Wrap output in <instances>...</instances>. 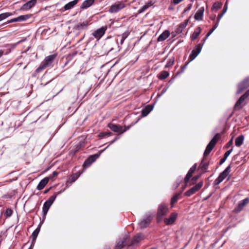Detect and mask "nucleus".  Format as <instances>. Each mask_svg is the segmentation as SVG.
<instances>
[{"label": "nucleus", "instance_id": "nucleus-1", "mask_svg": "<svg viewBox=\"0 0 249 249\" xmlns=\"http://www.w3.org/2000/svg\"><path fill=\"white\" fill-rule=\"evenodd\" d=\"M249 79H244L237 85L236 94H239L245 91L234 103V110L242 109L249 101Z\"/></svg>", "mask_w": 249, "mask_h": 249}, {"label": "nucleus", "instance_id": "nucleus-2", "mask_svg": "<svg viewBox=\"0 0 249 249\" xmlns=\"http://www.w3.org/2000/svg\"><path fill=\"white\" fill-rule=\"evenodd\" d=\"M57 54L54 53L46 57L39 67L36 70V73L40 72L47 67L51 66Z\"/></svg>", "mask_w": 249, "mask_h": 249}, {"label": "nucleus", "instance_id": "nucleus-3", "mask_svg": "<svg viewBox=\"0 0 249 249\" xmlns=\"http://www.w3.org/2000/svg\"><path fill=\"white\" fill-rule=\"evenodd\" d=\"M201 49L202 45H201L200 44H197L195 48L192 51V53L189 56V61L188 62H187L184 65L181 67L180 70L178 71V74L179 72H182L186 69L187 66L190 63V62L193 60L198 55V54L201 52Z\"/></svg>", "mask_w": 249, "mask_h": 249}, {"label": "nucleus", "instance_id": "nucleus-4", "mask_svg": "<svg viewBox=\"0 0 249 249\" xmlns=\"http://www.w3.org/2000/svg\"><path fill=\"white\" fill-rule=\"evenodd\" d=\"M153 218V215L151 213H146L143 218L138 223L140 228L143 229L147 228L149 225Z\"/></svg>", "mask_w": 249, "mask_h": 249}, {"label": "nucleus", "instance_id": "nucleus-5", "mask_svg": "<svg viewBox=\"0 0 249 249\" xmlns=\"http://www.w3.org/2000/svg\"><path fill=\"white\" fill-rule=\"evenodd\" d=\"M220 137V134L217 133L214 137L212 139L207 145L206 148L204 152V157H205L209 155L211 151L213 148L216 143L218 139Z\"/></svg>", "mask_w": 249, "mask_h": 249}, {"label": "nucleus", "instance_id": "nucleus-6", "mask_svg": "<svg viewBox=\"0 0 249 249\" xmlns=\"http://www.w3.org/2000/svg\"><path fill=\"white\" fill-rule=\"evenodd\" d=\"M231 163L229 165L224 171L220 174L218 178L214 180V185H218L229 175L231 168Z\"/></svg>", "mask_w": 249, "mask_h": 249}, {"label": "nucleus", "instance_id": "nucleus-7", "mask_svg": "<svg viewBox=\"0 0 249 249\" xmlns=\"http://www.w3.org/2000/svg\"><path fill=\"white\" fill-rule=\"evenodd\" d=\"M56 195H53L52 196L49 197V198L44 203L43 208H42V212L43 213V216L44 217L45 216L47 213H48L50 207L51 206V205L53 203L54 201L55 200Z\"/></svg>", "mask_w": 249, "mask_h": 249}, {"label": "nucleus", "instance_id": "nucleus-8", "mask_svg": "<svg viewBox=\"0 0 249 249\" xmlns=\"http://www.w3.org/2000/svg\"><path fill=\"white\" fill-rule=\"evenodd\" d=\"M168 206L165 204H161L159 205L157 212V219L161 220L162 217L165 215L168 212Z\"/></svg>", "mask_w": 249, "mask_h": 249}, {"label": "nucleus", "instance_id": "nucleus-9", "mask_svg": "<svg viewBox=\"0 0 249 249\" xmlns=\"http://www.w3.org/2000/svg\"><path fill=\"white\" fill-rule=\"evenodd\" d=\"M125 6V4L124 2L118 1L110 7L108 11L111 13H117L124 8Z\"/></svg>", "mask_w": 249, "mask_h": 249}, {"label": "nucleus", "instance_id": "nucleus-10", "mask_svg": "<svg viewBox=\"0 0 249 249\" xmlns=\"http://www.w3.org/2000/svg\"><path fill=\"white\" fill-rule=\"evenodd\" d=\"M249 202V197H247L238 202L237 206L234 208V213H238L242 211Z\"/></svg>", "mask_w": 249, "mask_h": 249}, {"label": "nucleus", "instance_id": "nucleus-11", "mask_svg": "<svg viewBox=\"0 0 249 249\" xmlns=\"http://www.w3.org/2000/svg\"><path fill=\"white\" fill-rule=\"evenodd\" d=\"M129 239V236L128 235L125 234L122 238L120 239V240L117 242L116 246V249H122L125 246H129V244L128 243V240Z\"/></svg>", "mask_w": 249, "mask_h": 249}, {"label": "nucleus", "instance_id": "nucleus-12", "mask_svg": "<svg viewBox=\"0 0 249 249\" xmlns=\"http://www.w3.org/2000/svg\"><path fill=\"white\" fill-rule=\"evenodd\" d=\"M100 152L99 154H96L94 155H92L90 156L84 162L83 164V166L84 168H88L89 167L91 164L94 162L100 156Z\"/></svg>", "mask_w": 249, "mask_h": 249}, {"label": "nucleus", "instance_id": "nucleus-13", "mask_svg": "<svg viewBox=\"0 0 249 249\" xmlns=\"http://www.w3.org/2000/svg\"><path fill=\"white\" fill-rule=\"evenodd\" d=\"M203 182H199L194 186L192 187L191 189L187 191L184 195L187 196H190L194 194L196 192L198 191L202 186Z\"/></svg>", "mask_w": 249, "mask_h": 249}, {"label": "nucleus", "instance_id": "nucleus-14", "mask_svg": "<svg viewBox=\"0 0 249 249\" xmlns=\"http://www.w3.org/2000/svg\"><path fill=\"white\" fill-rule=\"evenodd\" d=\"M108 127L112 131L115 132H119L120 133H123L125 132L128 128L123 129V127L120 125H117L112 123H109L108 124Z\"/></svg>", "mask_w": 249, "mask_h": 249}, {"label": "nucleus", "instance_id": "nucleus-15", "mask_svg": "<svg viewBox=\"0 0 249 249\" xmlns=\"http://www.w3.org/2000/svg\"><path fill=\"white\" fill-rule=\"evenodd\" d=\"M107 29V27L106 26H103L95 31L92 33V35L95 38L99 39L105 34Z\"/></svg>", "mask_w": 249, "mask_h": 249}, {"label": "nucleus", "instance_id": "nucleus-16", "mask_svg": "<svg viewBox=\"0 0 249 249\" xmlns=\"http://www.w3.org/2000/svg\"><path fill=\"white\" fill-rule=\"evenodd\" d=\"M178 216V213H172L169 218L164 219V223L167 225H172L176 221Z\"/></svg>", "mask_w": 249, "mask_h": 249}, {"label": "nucleus", "instance_id": "nucleus-17", "mask_svg": "<svg viewBox=\"0 0 249 249\" xmlns=\"http://www.w3.org/2000/svg\"><path fill=\"white\" fill-rule=\"evenodd\" d=\"M36 3V0H31L24 4L20 8L21 10L27 11L32 8Z\"/></svg>", "mask_w": 249, "mask_h": 249}, {"label": "nucleus", "instance_id": "nucleus-18", "mask_svg": "<svg viewBox=\"0 0 249 249\" xmlns=\"http://www.w3.org/2000/svg\"><path fill=\"white\" fill-rule=\"evenodd\" d=\"M196 168V164H195L189 170L184 178V183H187L192 176V174L195 172Z\"/></svg>", "mask_w": 249, "mask_h": 249}, {"label": "nucleus", "instance_id": "nucleus-19", "mask_svg": "<svg viewBox=\"0 0 249 249\" xmlns=\"http://www.w3.org/2000/svg\"><path fill=\"white\" fill-rule=\"evenodd\" d=\"M43 223L42 222H40L38 227L33 232L31 237L32 238V242L31 244V246H34L35 241L38 236V234L40 230V225Z\"/></svg>", "mask_w": 249, "mask_h": 249}, {"label": "nucleus", "instance_id": "nucleus-20", "mask_svg": "<svg viewBox=\"0 0 249 249\" xmlns=\"http://www.w3.org/2000/svg\"><path fill=\"white\" fill-rule=\"evenodd\" d=\"M154 108V105H148L142 110V117L146 116Z\"/></svg>", "mask_w": 249, "mask_h": 249}, {"label": "nucleus", "instance_id": "nucleus-21", "mask_svg": "<svg viewBox=\"0 0 249 249\" xmlns=\"http://www.w3.org/2000/svg\"><path fill=\"white\" fill-rule=\"evenodd\" d=\"M143 237V235L141 233L137 234L135 235L132 239L129 246H132L139 243Z\"/></svg>", "mask_w": 249, "mask_h": 249}, {"label": "nucleus", "instance_id": "nucleus-22", "mask_svg": "<svg viewBox=\"0 0 249 249\" xmlns=\"http://www.w3.org/2000/svg\"><path fill=\"white\" fill-rule=\"evenodd\" d=\"M245 137L243 134H240L234 139V145L239 147L241 146L244 142Z\"/></svg>", "mask_w": 249, "mask_h": 249}, {"label": "nucleus", "instance_id": "nucleus-23", "mask_svg": "<svg viewBox=\"0 0 249 249\" xmlns=\"http://www.w3.org/2000/svg\"><path fill=\"white\" fill-rule=\"evenodd\" d=\"M204 12V7H201L199 8L195 15V19L196 20H202L203 19Z\"/></svg>", "mask_w": 249, "mask_h": 249}, {"label": "nucleus", "instance_id": "nucleus-24", "mask_svg": "<svg viewBox=\"0 0 249 249\" xmlns=\"http://www.w3.org/2000/svg\"><path fill=\"white\" fill-rule=\"evenodd\" d=\"M49 180V178H45L39 182L37 186V189L38 190H41L45 186V185L48 183Z\"/></svg>", "mask_w": 249, "mask_h": 249}, {"label": "nucleus", "instance_id": "nucleus-25", "mask_svg": "<svg viewBox=\"0 0 249 249\" xmlns=\"http://www.w3.org/2000/svg\"><path fill=\"white\" fill-rule=\"evenodd\" d=\"M170 32L168 30L164 31L158 38L157 41L160 42L164 41L167 38L170 36Z\"/></svg>", "mask_w": 249, "mask_h": 249}, {"label": "nucleus", "instance_id": "nucleus-26", "mask_svg": "<svg viewBox=\"0 0 249 249\" xmlns=\"http://www.w3.org/2000/svg\"><path fill=\"white\" fill-rule=\"evenodd\" d=\"M94 2V0H86L81 5V9H86L92 5Z\"/></svg>", "mask_w": 249, "mask_h": 249}, {"label": "nucleus", "instance_id": "nucleus-27", "mask_svg": "<svg viewBox=\"0 0 249 249\" xmlns=\"http://www.w3.org/2000/svg\"><path fill=\"white\" fill-rule=\"evenodd\" d=\"M79 0H73V1H71L67 4H66L64 8L65 10H68L69 9H71L72 7H73L78 2Z\"/></svg>", "mask_w": 249, "mask_h": 249}, {"label": "nucleus", "instance_id": "nucleus-28", "mask_svg": "<svg viewBox=\"0 0 249 249\" xmlns=\"http://www.w3.org/2000/svg\"><path fill=\"white\" fill-rule=\"evenodd\" d=\"M180 195V193H176L171 198V205L172 208L174 207L175 204L177 202Z\"/></svg>", "mask_w": 249, "mask_h": 249}, {"label": "nucleus", "instance_id": "nucleus-29", "mask_svg": "<svg viewBox=\"0 0 249 249\" xmlns=\"http://www.w3.org/2000/svg\"><path fill=\"white\" fill-rule=\"evenodd\" d=\"M201 32V29L200 27H198L197 28H196L192 36V39L193 40H195L198 37V36L199 35Z\"/></svg>", "mask_w": 249, "mask_h": 249}, {"label": "nucleus", "instance_id": "nucleus-30", "mask_svg": "<svg viewBox=\"0 0 249 249\" xmlns=\"http://www.w3.org/2000/svg\"><path fill=\"white\" fill-rule=\"evenodd\" d=\"M208 166L209 163L204 162V159H203L199 165V167L201 169V171H202L204 172H207V170L208 168Z\"/></svg>", "mask_w": 249, "mask_h": 249}, {"label": "nucleus", "instance_id": "nucleus-31", "mask_svg": "<svg viewBox=\"0 0 249 249\" xmlns=\"http://www.w3.org/2000/svg\"><path fill=\"white\" fill-rule=\"evenodd\" d=\"M80 176V174L79 173H76L72 175L69 178L68 182H70L71 183H72L79 177Z\"/></svg>", "mask_w": 249, "mask_h": 249}, {"label": "nucleus", "instance_id": "nucleus-32", "mask_svg": "<svg viewBox=\"0 0 249 249\" xmlns=\"http://www.w3.org/2000/svg\"><path fill=\"white\" fill-rule=\"evenodd\" d=\"M88 24V22L87 21L79 23L76 25V29L79 30L85 29L87 28Z\"/></svg>", "mask_w": 249, "mask_h": 249}, {"label": "nucleus", "instance_id": "nucleus-33", "mask_svg": "<svg viewBox=\"0 0 249 249\" xmlns=\"http://www.w3.org/2000/svg\"><path fill=\"white\" fill-rule=\"evenodd\" d=\"M232 150V148H231V149H230V150H228V151L226 152V153L224 154V157L220 160V161L219 162V164L220 165L222 164L225 161V160L227 159L228 157L231 153Z\"/></svg>", "mask_w": 249, "mask_h": 249}, {"label": "nucleus", "instance_id": "nucleus-34", "mask_svg": "<svg viewBox=\"0 0 249 249\" xmlns=\"http://www.w3.org/2000/svg\"><path fill=\"white\" fill-rule=\"evenodd\" d=\"M221 6H222V3L219 2H216L213 3V4L212 7V10L213 11H216L218 10H219V9H220Z\"/></svg>", "mask_w": 249, "mask_h": 249}, {"label": "nucleus", "instance_id": "nucleus-35", "mask_svg": "<svg viewBox=\"0 0 249 249\" xmlns=\"http://www.w3.org/2000/svg\"><path fill=\"white\" fill-rule=\"evenodd\" d=\"M219 20H217V23H216V24L213 26V28L209 31V33H208L206 36L205 37V38H204L203 39V41L205 42L206 41V40L207 39V38L208 37V36H210V35L214 31V30L218 26V22H219Z\"/></svg>", "mask_w": 249, "mask_h": 249}, {"label": "nucleus", "instance_id": "nucleus-36", "mask_svg": "<svg viewBox=\"0 0 249 249\" xmlns=\"http://www.w3.org/2000/svg\"><path fill=\"white\" fill-rule=\"evenodd\" d=\"M12 13L10 12H6L0 14V21L5 19L7 18L12 16Z\"/></svg>", "mask_w": 249, "mask_h": 249}, {"label": "nucleus", "instance_id": "nucleus-37", "mask_svg": "<svg viewBox=\"0 0 249 249\" xmlns=\"http://www.w3.org/2000/svg\"><path fill=\"white\" fill-rule=\"evenodd\" d=\"M152 2H150L147 4L143 5L141 9H140L138 11L139 13H142L145 11L150 6L152 5Z\"/></svg>", "mask_w": 249, "mask_h": 249}, {"label": "nucleus", "instance_id": "nucleus-38", "mask_svg": "<svg viewBox=\"0 0 249 249\" xmlns=\"http://www.w3.org/2000/svg\"><path fill=\"white\" fill-rule=\"evenodd\" d=\"M187 24V21L185 23L180 24L179 25V26L178 27V28H177V32L178 33H181L182 30L186 27Z\"/></svg>", "mask_w": 249, "mask_h": 249}, {"label": "nucleus", "instance_id": "nucleus-39", "mask_svg": "<svg viewBox=\"0 0 249 249\" xmlns=\"http://www.w3.org/2000/svg\"><path fill=\"white\" fill-rule=\"evenodd\" d=\"M128 36V33L125 32L123 33L122 35L120 36L121 37L120 43L121 45H122L124 43V40L126 39V38Z\"/></svg>", "mask_w": 249, "mask_h": 249}, {"label": "nucleus", "instance_id": "nucleus-40", "mask_svg": "<svg viewBox=\"0 0 249 249\" xmlns=\"http://www.w3.org/2000/svg\"><path fill=\"white\" fill-rule=\"evenodd\" d=\"M169 73L167 71H162L160 72L159 78H167Z\"/></svg>", "mask_w": 249, "mask_h": 249}, {"label": "nucleus", "instance_id": "nucleus-41", "mask_svg": "<svg viewBox=\"0 0 249 249\" xmlns=\"http://www.w3.org/2000/svg\"><path fill=\"white\" fill-rule=\"evenodd\" d=\"M29 18V17L28 15L20 16L18 17V21L26 20L27 19H28Z\"/></svg>", "mask_w": 249, "mask_h": 249}, {"label": "nucleus", "instance_id": "nucleus-42", "mask_svg": "<svg viewBox=\"0 0 249 249\" xmlns=\"http://www.w3.org/2000/svg\"><path fill=\"white\" fill-rule=\"evenodd\" d=\"M112 134V133L110 132H103L100 133L99 134V137H101V138H104V137H106V136H110V135H111Z\"/></svg>", "mask_w": 249, "mask_h": 249}, {"label": "nucleus", "instance_id": "nucleus-43", "mask_svg": "<svg viewBox=\"0 0 249 249\" xmlns=\"http://www.w3.org/2000/svg\"><path fill=\"white\" fill-rule=\"evenodd\" d=\"M227 2L225 3V6H224V9H223V12H222V13H221V14L219 15L218 16V20H220V18L222 17V16H223V15L224 14V13L226 12V11H227Z\"/></svg>", "mask_w": 249, "mask_h": 249}, {"label": "nucleus", "instance_id": "nucleus-44", "mask_svg": "<svg viewBox=\"0 0 249 249\" xmlns=\"http://www.w3.org/2000/svg\"><path fill=\"white\" fill-rule=\"evenodd\" d=\"M174 62V59H170L167 62V64L165 65V67L168 68L172 66Z\"/></svg>", "mask_w": 249, "mask_h": 249}, {"label": "nucleus", "instance_id": "nucleus-45", "mask_svg": "<svg viewBox=\"0 0 249 249\" xmlns=\"http://www.w3.org/2000/svg\"><path fill=\"white\" fill-rule=\"evenodd\" d=\"M58 175V173L56 171H53V173L49 175L47 178H49V179H53L54 178H55Z\"/></svg>", "mask_w": 249, "mask_h": 249}, {"label": "nucleus", "instance_id": "nucleus-46", "mask_svg": "<svg viewBox=\"0 0 249 249\" xmlns=\"http://www.w3.org/2000/svg\"><path fill=\"white\" fill-rule=\"evenodd\" d=\"M184 0H171V4L174 5H177Z\"/></svg>", "mask_w": 249, "mask_h": 249}, {"label": "nucleus", "instance_id": "nucleus-47", "mask_svg": "<svg viewBox=\"0 0 249 249\" xmlns=\"http://www.w3.org/2000/svg\"><path fill=\"white\" fill-rule=\"evenodd\" d=\"M13 213V211L11 209H7L5 211V214L7 217L11 216Z\"/></svg>", "mask_w": 249, "mask_h": 249}, {"label": "nucleus", "instance_id": "nucleus-48", "mask_svg": "<svg viewBox=\"0 0 249 249\" xmlns=\"http://www.w3.org/2000/svg\"><path fill=\"white\" fill-rule=\"evenodd\" d=\"M25 40H26V39L25 38V39H22V40H19V41L17 42V43H16L13 44L12 45V47H13V48H15V47H16L18 44H19V43H21V42H22L24 41Z\"/></svg>", "mask_w": 249, "mask_h": 249}, {"label": "nucleus", "instance_id": "nucleus-49", "mask_svg": "<svg viewBox=\"0 0 249 249\" xmlns=\"http://www.w3.org/2000/svg\"><path fill=\"white\" fill-rule=\"evenodd\" d=\"M169 86H168L167 87H165L162 90L161 93L159 95V96H161V95H162L167 90V89H168Z\"/></svg>", "mask_w": 249, "mask_h": 249}, {"label": "nucleus", "instance_id": "nucleus-50", "mask_svg": "<svg viewBox=\"0 0 249 249\" xmlns=\"http://www.w3.org/2000/svg\"><path fill=\"white\" fill-rule=\"evenodd\" d=\"M18 18H14L11 19V20H9L8 21V23H12V22H18Z\"/></svg>", "mask_w": 249, "mask_h": 249}, {"label": "nucleus", "instance_id": "nucleus-51", "mask_svg": "<svg viewBox=\"0 0 249 249\" xmlns=\"http://www.w3.org/2000/svg\"><path fill=\"white\" fill-rule=\"evenodd\" d=\"M115 142V141L114 140H112L110 142V143L104 150H103L102 151H101V153H102V152L104 151L106 149H107L110 145L113 144Z\"/></svg>", "mask_w": 249, "mask_h": 249}, {"label": "nucleus", "instance_id": "nucleus-52", "mask_svg": "<svg viewBox=\"0 0 249 249\" xmlns=\"http://www.w3.org/2000/svg\"><path fill=\"white\" fill-rule=\"evenodd\" d=\"M192 5L191 4H189L187 7L185 9L184 12H186L187 11L190 10L191 9Z\"/></svg>", "mask_w": 249, "mask_h": 249}, {"label": "nucleus", "instance_id": "nucleus-53", "mask_svg": "<svg viewBox=\"0 0 249 249\" xmlns=\"http://www.w3.org/2000/svg\"><path fill=\"white\" fill-rule=\"evenodd\" d=\"M231 135V139L229 141V142H228V144H231L232 143V142L233 140V133L232 132Z\"/></svg>", "mask_w": 249, "mask_h": 249}, {"label": "nucleus", "instance_id": "nucleus-54", "mask_svg": "<svg viewBox=\"0 0 249 249\" xmlns=\"http://www.w3.org/2000/svg\"><path fill=\"white\" fill-rule=\"evenodd\" d=\"M199 178V176H195L192 179L194 180V181H196Z\"/></svg>", "mask_w": 249, "mask_h": 249}, {"label": "nucleus", "instance_id": "nucleus-55", "mask_svg": "<svg viewBox=\"0 0 249 249\" xmlns=\"http://www.w3.org/2000/svg\"><path fill=\"white\" fill-rule=\"evenodd\" d=\"M173 79H171V80H170L169 81V82H168V83H169V85H168V86H170V85H171V84H172L173 83Z\"/></svg>", "mask_w": 249, "mask_h": 249}, {"label": "nucleus", "instance_id": "nucleus-56", "mask_svg": "<svg viewBox=\"0 0 249 249\" xmlns=\"http://www.w3.org/2000/svg\"><path fill=\"white\" fill-rule=\"evenodd\" d=\"M3 51L2 50H0V57L3 55Z\"/></svg>", "mask_w": 249, "mask_h": 249}, {"label": "nucleus", "instance_id": "nucleus-57", "mask_svg": "<svg viewBox=\"0 0 249 249\" xmlns=\"http://www.w3.org/2000/svg\"><path fill=\"white\" fill-rule=\"evenodd\" d=\"M120 138L119 137H116L114 140L115 141V142L118 140Z\"/></svg>", "mask_w": 249, "mask_h": 249}, {"label": "nucleus", "instance_id": "nucleus-58", "mask_svg": "<svg viewBox=\"0 0 249 249\" xmlns=\"http://www.w3.org/2000/svg\"><path fill=\"white\" fill-rule=\"evenodd\" d=\"M215 16L213 17H211V19H213V20H214L215 19Z\"/></svg>", "mask_w": 249, "mask_h": 249}, {"label": "nucleus", "instance_id": "nucleus-59", "mask_svg": "<svg viewBox=\"0 0 249 249\" xmlns=\"http://www.w3.org/2000/svg\"><path fill=\"white\" fill-rule=\"evenodd\" d=\"M48 191H49V189H48V190H46L44 191V194L47 193Z\"/></svg>", "mask_w": 249, "mask_h": 249}, {"label": "nucleus", "instance_id": "nucleus-60", "mask_svg": "<svg viewBox=\"0 0 249 249\" xmlns=\"http://www.w3.org/2000/svg\"><path fill=\"white\" fill-rule=\"evenodd\" d=\"M232 113H233V111H232V112L231 113V114L230 115V116H229V118H230V117H231L232 116Z\"/></svg>", "mask_w": 249, "mask_h": 249}, {"label": "nucleus", "instance_id": "nucleus-61", "mask_svg": "<svg viewBox=\"0 0 249 249\" xmlns=\"http://www.w3.org/2000/svg\"><path fill=\"white\" fill-rule=\"evenodd\" d=\"M179 182H178V183H177V185H176V188L178 187V186L179 185Z\"/></svg>", "mask_w": 249, "mask_h": 249}, {"label": "nucleus", "instance_id": "nucleus-62", "mask_svg": "<svg viewBox=\"0 0 249 249\" xmlns=\"http://www.w3.org/2000/svg\"><path fill=\"white\" fill-rule=\"evenodd\" d=\"M50 82H51V81H49V82H47L46 84H44V86H45V85H46L47 83H50Z\"/></svg>", "mask_w": 249, "mask_h": 249}, {"label": "nucleus", "instance_id": "nucleus-63", "mask_svg": "<svg viewBox=\"0 0 249 249\" xmlns=\"http://www.w3.org/2000/svg\"><path fill=\"white\" fill-rule=\"evenodd\" d=\"M28 249H32V246H31Z\"/></svg>", "mask_w": 249, "mask_h": 249}, {"label": "nucleus", "instance_id": "nucleus-64", "mask_svg": "<svg viewBox=\"0 0 249 249\" xmlns=\"http://www.w3.org/2000/svg\"><path fill=\"white\" fill-rule=\"evenodd\" d=\"M79 144H80V146H82V144L80 142Z\"/></svg>", "mask_w": 249, "mask_h": 249}]
</instances>
